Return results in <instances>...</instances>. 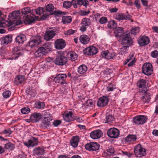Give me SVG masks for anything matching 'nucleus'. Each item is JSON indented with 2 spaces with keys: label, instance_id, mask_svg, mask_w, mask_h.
Segmentation results:
<instances>
[{
  "label": "nucleus",
  "instance_id": "obj_44",
  "mask_svg": "<svg viewBox=\"0 0 158 158\" xmlns=\"http://www.w3.org/2000/svg\"><path fill=\"white\" fill-rule=\"evenodd\" d=\"M45 49L47 53L52 50V45L51 43H47L44 45L43 47Z\"/></svg>",
  "mask_w": 158,
  "mask_h": 158
},
{
  "label": "nucleus",
  "instance_id": "obj_14",
  "mask_svg": "<svg viewBox=\"0 0 158 158\" xmlns=\"http://www.w3.org/2000/svg\"><path fill=\"white\" fill-rule=\"evenodd\" d=\"M150 42L149 38L147 36H140L138 40V42L140 46H144L148 44Z\"/></svg>",
  "mask_w": 158,
  "mask_h": 158
},
{
  "label": "nucleus",
  "instance_id": "obj_17",
  "mask_svg": "<svg viewBox=\"0 0 158 158\" xmlns=\"http://www.w3.org/2000/svg\"><path fill=\"white\" fill-rule=\"evenodd\" d=\"M38 140L37 138L32 137L28 142H24V144L26 146L29 147L36 146L38 144Z\"/></svg>",
  "mask_w": 158,
  "mask_h": 158
},
{
  "label": "nucleus",
  "instance_id": "obj_6",
  "mask_svg": "<svg viewBox=\"0 0 158 158\" xmlns=\"http://www.w3.org/2000/svg\"><path fill=\"white\" fill-rule=\"evenodd\" d=\"M148 119L146 116L143 115H139L133 118V121L136 125H142L144 124Z\"/></svg>",
  "mask_w": 158,
  "mask_h": 158
},
{
  "label": "nucleus",
  "instance_id": "obj_33",
  "mask_svg": "<svg viewBox=\"0 0 158 158\" xmlns=\"http://www.w3.org/2000/svg\"><path fill=\"white\" fill-rule=\"evenodd\" d=\"M25 79L24 76L19 75L15 78L14 83L16 85L21 84L24 81Z\"/></svg>",
  "mask_w": 158,
  "mask_h": 158
},
{
  "label": "nucleus",
  "instance_id": "obj_23",
  "mask_svg": "<svg viewBox=\"0 0 158 158\" xmlns=\"http://www.w3.org/2000/svg\"><path fill=\"white\" fill-rule=\"evenodd\" d=\"M115 18L119 21L123 20H129L131 19V16L129 15H125L124 14L121 13L116 15Z\"/></svg>",
  "mask_w": 158,
  "mask_h": 158
},
{
  "label": "nucleus",
  "instance_id": "obj_46",
  "mask_svg": "<svg viewBox=\"0 0 158 158\" xmlns=\"http://www.w3.org/2000/svg\"><path fill=\"white\" fill-rule=\"evenodd\" d=\"M117 24L114 20L110 21L108 24V26L109 28H115L117 27Z\"/></svg>",
  "mask_w": 158,
  "mask_h": 158
},
{
  "label": "nucleus",
  "instance_id": "obj_24",
  "mask_svg": "<svg viewBox=\"0 0 158 158\" xmlns=\"http://www.w3.org/2000/svg\"><path fill=\"white\" fill-rule=\"evenodd\" d=\"M55 35V32L52 30L46 31L44 35V39L47 41H49L52 39Z\"/></svg>",
  "mask_w": 158,
  "mask_h": 158
},
{
  "label": "nucleus",
  "instance_id": "obj_61",
  "mask_svg": "<svg viewBox=\"0 0 158 158\" xmlns=\"http://www.w3.org/2000/svg\"><path fill=\"white\" fill-rule=\"evenodd\" d=\"M61 123V120H54L52 123V124L54 127H57Z\"/></svg>",
  "mask_w": 158,
  "mask_h": 158
},
{
  "label": "nucleus",
  "instance_id": "obj_56",
  "mask_svg": "<svg viewBox=\"0 0 158 158\" xmlns=\"http://www.w3.org/2000/svg\"><path fill=\"white\" fill-rule=\"evenodd\" d=\"M20 14L19 11L17 10L13 11L11 14V15L14 18H16L17 17L19 16Z\"/></svg>",
  "mask_w": 158,
  "mask_h": 158
},
{
  "label": "nucleus",
  "instance_id": "obj_25",
  "mask_svg": "<svg viewBox=\"0 0 158 158\" xmlns=\"http://www.w3.org/2000/svg\"><path fill=\"white\" fill-rule=\"evenodd\" d=\"M79 40L81 43L85 45L89 43L90 40V38L88 35L83 34L80 36Z\"/></svg>",
  "mask_w": 158,
  "mask_h": 158
},
{
  "label": "nucleus",
  "instance_id": "obj_55",
  "mask_svg": "<svg viewBox=\"0 0 158 158\" xmlns=\"http://www.w3.org/2000/svg\"><path fill=\"white\" fill-rule=\"evenodd\" d=\"M35 12L38 15H41L44 12V9L42 7H39L35 10Z\"/></svg>",
  "mask_w": 158,
  "mask_h": 158
},
{
  "label": "nucleus",
  "instance_id": "obj_19",
  "mask_svg": "<svg viewBox=\"0 0 158 158\" xmlns=\"http://www.w3.org/2000/svg\"><path fill=\"white\" fill-rule=\"evenodd\" d=\"M147 90H142L140 91L143 98V101L144 103H148L151 99L150 95L149 93L146 91Z\"/></svg>",
  "mask_w": 158,
  "mask_h": 158
},
{
  "label": "nucleus",
  "instance_id": "obj_20",
  "mask_svg": "<svg viewBox=\"0 0 158 158\" xmlns=\"http://www.w3.org/2000/svg\"><path fill=\"white\" fill-rule=\"evenodd\" d=\"M116 53L114 52H112L110 53L108 50L103 52L101 54V56L102 57L104 58L107 60L112 59L116 56Z\"/></svg>",
  "mask_w": 158,
  "mask_h": 158
},
{
  "label": "nucleus",
  "instance_id": "obj_10",
  "mask_svg": "<svg viewBox=\"0 0 158 158\" xmlns=\"http://www.w3.org/2000/svg\"><path fill=\"white\" fill-rule=\"evenodd\" d=\"M67 76L65 74H59L57 75L54 78L56 83L63 85L66 83L65 80Z\"/></svg>",
  "mask_w": 158,
  "mask_h": 158
},
{
  "label": "nucleus",
  "instance_id": "obj_37",
  "mask_svg": "<svg viewBox=\"0 0 158 158\" xmlns=\"http://www.w3.org/2000/svg\"><path fill=\"white\" fill-rule=\"evenodd\" d=\"M37 19V18L36 16L32 17L28 15L26 17V22L28 24H31Z\"/></svg>",
  "mask_w": 158,
  "mask_h": 158
},
{
  "label": "nucleus",
  "instance_id": "obj_40",
  "mask_svg": "<svg viewBox=\"0 0 158 158\" xmlns=\"http://www.w3.org/2000/svg\"><path fill=\"white\" fill-rule=\"evenodd\" d=\"M78 5H83L86 7L89 5V2L87 0H77Z\"/></svg>",
  "mask_w": 158,
  "mask_h": 158
},
{
  "label": "nucleus",
  "instance_id": "obj_26",
  "mask_svg": "<svg viewBox=\"0 0 158 158\" xmlns=\"http://www.w3.org/2000/svg\"><path fill=\"white\" fill-rule=\"evenodd\" d=\"M114 34L116 37L119 38L123 36L124 34V29L122 27H118L115 29Z\"/></svg>",
  "mask_w": 158,
  "mask_h": 158
},
{
  "label": "nucleus",
  "instance_id": "obj_12",
  "mask_svg": "<svg viewBox=\"0 0 158 158\" xmlns=\"http://www.w3.org/2000/svg\"><path fill=\"white\" fill-rule=\"evenodd\" d=\"M22 50L19 47H15L12 51V57L10 58L11 60H15L22 55Z\"/></svg>",
  "mask_w": 158,
  "mask_h": 158
},
{
  "label": "nucleus",
  "instance_id": "obj_13",
  "mask_svg": "<svg viewBox=\"0 0 158 158\" xmlns=\"http://www.w3.org/2000/svg\"><path fill=\"white\" fill-rule=\"evenodd\" d=\"M109 99L107 96H103L100 97L98 100L97 103V106L100 107L106 106L108 104Z\"/></svg>",
  "mask_w": 158,
  "mask_h": 158
},
{
  "label": "nucleus",
  "instance_id": "obj_16",
  "mask_svg": "<svg viewBox=\"0 0 158 158\" xmlns=\"http://www.w3.org/2000/svg\"><path fill=\"white\" fill-rule=\"evenodd\" d=\"M65 45L66 43L65 40L62 39H57L55 42V47L57 49H63L64 48Z\"/></svg>",
  "mask_w": 158,
  "mask_h": 158
},
{
  "label": "nucleus",
  "instance_id": "obj_32",
  "mask_svg": "<svg viewBox=\"0 0 158 158\" xmlns=\"http://www.w3.org/2000/svg\"><path fill=\"white\" fill-rule=\"evenodd\" d=\"M146 81L143 79H140L137 82V85L139 88L142 90H147L146 88Z\"/></svg>",
  "mask_w": 158,
  "mask_h": 158
},
{
  "label": "nucleus",
  "instance_id": "obj_2",
  "mask_svg": "<svg viewBox=\"0 0 158 158\" xmlns=\"http://www.w3.org/2000/svg\"><path fill=\"white\" fill-rule=\"evenodd\" d=\"M134 153L136 157H141L146 154V149L140 144H138L134 147Z\"/></svg>",
  "mask_w": 158,
  "mask_h": 158
},
{
  "label": "nucleus",
  "instance_id": "obj_50",
  "mask_svg": "<svg viewBox=\"0 0 158 158\" xmlns=\"http://www.w3.org/2000/svg\"><path fill=\"white\" fill-rule=\"evenodd\" d=\"M11 94V92L9 90H6L3 92L2 95L4 98H7L10 97Z\"/></svg>",
  "mask_w": 158,
  "mask_h": 158
},
{
  "label": "nucleus",
  "instance_id": "obj_27",
  "mask_svg": "<svg viewBox=\"0 0 158 158\" xmlns=\"http://www.w3.org/2000/svg\"><path fill=\"white\" fill-rule=\"evenodd\" d=\"M44 149L42 147H36L33 150V155L34 156L43 155L44 154Z\"/></svg>",
  "mask_w": 158,
  "mask_h": 158
},
{
  "label": "nucleus",
  "instance_id": "obj_29",
  "mask_svg": "<svg viewBox=\"0 0 158 158\" xmlns=\"http://www.w3.org/2000/svg\"><path fill=\"white\" fill-rule=\"evenodd\" d=\"M67 57L69 60L74 61L77 59V55L73 51L69 52L67 54Z\"/></svg>",
  "mask_w": 158,
  "mask_h": 158
},
{
  "label": "nucleus",
  "instance_id": "obj_34",
  "mask_svg": "<svg viewBox=\"0 0 158 158\" xmlns=\"http://www.w3.org/2000/svg\"><path fill=\"white\" fill-rule=\"evenodd\" d=\"M52 115L44 118L42 120V123L45 127H48L50 125V122L52 120Z\"/></svg>",
  "mask_w": 158,
  "mask_h": 158
},
{
  "label": "nucleus",
  "instance_id": "obj_4",
  "mask_svg": "<svg viewBox=\"0 0 158 158\" xmlns=\"http://www.w3.org/2000/svg\"><path fill=\"white\" fill-rule=\"evenodd\" d=\"M67 61V58L63 54H60L56 57L54 62L56 65L63 66L66 63Z\"/></svg>",
  "mask_w": 158,
  "mask_h": 158
},
{
  "label": "nucleus",
  "instance_id": "obj_35",
  "mask_svg": "<svg viewBox=\"0 0 158 158\" xmlns=\"http://www.w3.org/2000/svg\"><path fill=\"white\" fill-rule=\"evenodd\" d=\"M26 36L23 34H21L17 36L15 40L17 43L18 44H23L24 41L26 40Z\"/></svg>",
  "mask_w": 158,
  "mask_h": 158
},
{
  "label": "nucleus",
  "instance_id": "obj_28",
  "mask_svg": "<svg viewBox=\"0 0 158 158\" xmlns=\"http://www.w3.org/2000/svg\"><path fill=\"white\" fill-rule=\"evenodd\" d=\"M79 142V138L78 136H75L72 137L70 143L71 145L74 148L77 147Z\"/></svg>",
  "mask_w": 158,
  "mask_h": 158
},
{
  "label": "nucleus",
  "instance_id": "obj_54",
  "mask_svg": "<svg viewBox=\"0 0 158 158\" xmlns=\"http://www.w3.org/2000/svg\"><path fill=\"white\" fill-rule=\"evenodd\" d=\"M54 6L52 4H48L46 7L47 11L50 12L51 11L54 9Z\"/></svg>",
  "mask_w": 158,
  "mask_h": 158
},
{
  "label": "nucleus",
  "instance_id": "obj_62",
  "mask_svg": "<svg viewBox=\"0 0 158 158\" xmlns=\"http://www.w3.org/2000/svg\"><path fill=\"white\" fill-rule=\"evenodd\" d=\"M151 56L153 58H156L158 56V51L156 50L152 51L151 53Z\"/></svg>",
  "mask_w": 158,
  "mask_h": 158
},
{
  "label": "nucleus",
  "instance_id": "obj_22",
  "mask_svg": "<svg viewBox=\"0 0 158 158\" xmlns=\"http://www.w3.org/2000/svg\"><path fill=\"white\" fill-rule=\"evenodd\" d=\"M30 117L32 122H38L42 118L41 114L40 113L35 112L31 115Z\"/></svg>",
  "mask_w": 158,
  "mask_h": 158
},
{
  "label": "nucleus",
  "instance_id": "obj_8",
  "mask_svg": "<svg viewBox=\"0 0 158 158\" xmlns=\"http://www.w3.org/2000/svg\"><path fill=\"white\" fill-rule=\"evenodd\" d=\"M99 144L97 142H92L85 144V148L87 150L93 151L98 150L99 148Z\"/></svg>",
  "mask_w": 158,
  "mask_h": 158
},
{
  "label": "nucleus",
  "instance_id": "obj_18",
  "mask_svg": "<svg viewBox=\"0 0 158 158\" xmlns=\"http://www.w3.org/2000/svg\"><path fill=\"white\" fill-rule=\"evenodd\" d=\"M103 135V132L100 130H95L90 133V137L93 139H97Z\"/></svg>",
  "mask_w": 158,
  "mask_h": 158
},
{
  "label": "nucleus",
  "instance_id": "obj_52",
  "mask_svg": "<svg viewBox=\"0 0 158 158\" xmlns=\"http://www.w3.org/2000/svg\"><path fill=\"white\" fill-rule=\"evenodd\" d=\"M31 10L29 7H27L21 10V13L23 15H26L30 13Z\"/></svg>",
  "mask_w": 158,
  "mask_h": 158
},
{
  "label": "nucleus",
  "instance_id": "obj_42",
  "mask_svg": "<svg viewBox=\"0 0 158 158\" xmlns=\"http://www.w3.org/2000/svg\"><path fill=\"white\" fill-rule=\"evenodd\" d=\"M64 84H65V85L62 86L61 89V92L63 94H66L68 93L69 88L68 84L66 83Z\"/></svg>",
  "mask_w": 158,
  "mask_h": 158
},
{
  "label": "nucleus",
  "instance_id": "obj_58",
  "mask_svg": "<svg viewBox=\"0 0 158 158\" xmlns=\"http://www.w3.org/2000/svg\"><path fill=\"white\" fill-rule=\"evenodd\" d=\"M99 22L101 24H104L107 22V19L106 17H102L99 20Z\"/></svg>",
  "mask_w": 158,
  "mask_h": 158
},
{
  "label": "nucleus",
  "instance_id": "obj_31",
  "mask_svg": "<svg viewBox=\"0 0 158 158\" xmlns=\"http://www.w3.org/2000/svg\"><path fill=\"white\" fill-rule=\"evenodd\" d=\"M87 70V67L85 64L80 65L77 69V71L79 73L83 75L86 73Z\"/></svg>",
  "mask_w": 158,
  "mask_h": 158
},
{
  "label": "nucleus",
  "instance_id": "obj_49",
  "mask_svg": "<svg viewBox=\"0 0 158 158\" xmlns=\"http://www.w3.org/2000/svg\"><path fill=\"white\" fill-rule=\"evenodd\" d=\"M109 70L108 69L106 68L101 73V74L103 77H108V75L109 74Z\"/></svg>",
  "mask_w": 158,
  "mask_h": 158
},
{
  "label": "nucleus",
  "instance_id": "obj_21",
  "mask_svg": "<svg viewBox=\"0 0 158 158\" xmlns=\"http://www.w3.org/2000/svg\"><path fill=\"white\" fill-rule=\"evenodd\" d=\"M12 36L8 35L2 37L0 39V42L2 45H6L11 42Z\"/></svg>",
  "mask_w": 158,
  "mask_h": 158
},
{
  "label": "nucleus",
  "instance_id": "obj_9",
  "mask_svg": "<svg viewBox=\"0 0 158 158\" xmlns=\"http://www.w3.org/2000/svg\"><path fill=\"white\" fill-rule=\"evenodd\" d=\"M91 23L90 19L87 18H84L82 19L81 26L80 28V30L82 32L85 31L87 27L90 25Z\"/></svg>",
  "mask_w": 158,
  "mask_h": 158
},
{
  "label": "nucleus",
  "instance_id": "obj_1",
  "mask_svg": "<svg viewBox=\"0 0 158 158\" xmlns=\"http://www.w3.org/2000/svg\"><path fill=\"white\" fill-rule=\"evenodd\" d=\"M41 38L40 36H37L31 39L27 44L26 50L30 51L32 48L39 45L41 42Z\"/></svg>",
  "mask_w": 158,
  "mask_h": 158
},
{
  "label": "nucleus",
  "instance_id": "obj_38",
  "mask_svg": "<svg viewBox=\"0 0 158 158\" xmlns=\"http://www.w3.org/2000/svg\"><path fill=\"white\" fill-rule=\"evenodd\" d=\"M62 22L64 24L70 23L72 21V18L71 16H64L62 18Z\"/></svg>",
  "mask_w": 158,
  "mask_h": 158
},
{
  "label": "nucleus",
  "instance_id": "obj_43",
  "mask_svg": "<svg viewBox=\"0 0 158 158\" xmlns=\"http://www.w3.org/2000/svg\"><path fill=\"white\" fill-rule=\"evenodd\" d=\"M140 31L139 28L138 27H135L131 30V33L133 35H136Z\"/></svg>",
  "mask_w": 158,
  "mask_h": 158
},
{
  "label": "nucleus",
  "instance_id": "obj_11",
  "mask_svg": "<svg viewBox=\"0 0 158 158\" xmlns=\"http://www.w3.org/2000/svg\"><path fill=\"white\" fill-rule=\"evenodd\" d=\"M108 136L112 138H116L119 135V130L115 128H112L109 129L107 132Z\"/></svg>",
  "mask_w": 158,
  "mask_h": 158
},
{
  "label": "nucleus",
  "instance_id": "obj_48",
  "mask_svg": "<svg viewBox=\"0 0 158 158\" xmlns=\"http://www.w3.org/2000/svg\"><path fill=\"white\" fill-rule=\"evenodd\" d=\"M21 113L23 114H26L29 113L30 111V109L28 107H24L21 110Z\"/></svg>",
  "mask_w": 158,
  "mask_h": 158
},
{
  "label": "nucleus",
  "instance_id": "obj_15",
  "mask_svg": "<svg viewBox=\"0 0 158 158\" xmlns=\"http://www.w3.org/2000/svg\"><path fill=\"white\" fill-rule=\"evenodd\" d=\"M64 120L66 122H69L75 120L73 116V113L72 111H65L63 114Z\"/></svg>",
  "mask_w": 158,
  "mask_h": 158
},
{
  "label": "nucleus",
  "instance_id": "obj_5",
  "mask_svg": "<svg viewBox=\"0 0 158 158\" xmlns=\"http://www.w3.org/2000/svg\"><path fill=\"white\" fill-rule=\"evenodd\" d=\"M98 51V49L95 47L90 46L83 50L84 54L86 55L93 56L96 54Z\"/></svg>",
  "mask_w": 158,
  "mask_h": 158
},
{
  "label": "nucleus",
  "instance_id": "obj_57",
  "mask_svg": "<svg viewBox=\"0 0 158 158\" xmlns=\"http://www.w3.org/2000/svg\"><path fill=\"white\" fill-rule=\"evenodd\" d=\"M42 117V116L44 118H46L47 117L49 116L52 115L49 112H47L46 111H44L42 112L41 114Z\"/></svg>",
  "mask_w": 158,
  "mask_h": 158
},
{
  "label": "nucleus",
  "instance_id": "obj_30",
  "mask_svg": "<svg viewBox=\"0 0 158 158\" xmlns=\"http://www.w3.org/2000/svg\"><path fill=\"white\" fill-rule=\"evenodd\" d=\"M46 53L45 49L43 47H41L36 51L35 55L37 57H40L45 55Z\"/></svg>",
  "mask_w": 158,
  "mask_h": 158
},
{
  "label": "nucleus",
  "instance_id": "obj_60",
  "mask_svg": "<svg viewBox=\"0 0 158 158\" xmlns=\"http://www.w3.org/2000/svg\"><path fill=\"white\" fill-rule=\"evenodd\" d=\"M122 153L123 155L124 156H126L129 158H130L131 156L133 155V154L132 153H130L128 152L122 151Z\"/></svg>",
  "mask_w": 158,
  "mask_h": 158
},
{
  "label": "nucleus",
  "instance_id": "obj_59",
  "mask_svg": "<svg viewBox=\"0 0 158 158\" xmlns=\"http://www.w3.org/2000/svg\"><path fill=\"white\" fill-rule=\"evenodd\" d=\"M76 32V30H73L72 29H69L66 31L65 32V34L67 35H69L73 34L74 33Z\"/></svg>",
  "mask_w": 158,
  "mask_h": 158
},
{
  "label": "nucleus",
  "instance_id": "obj_41",
  "mask_svg": "<svg viewBox=\"0 0 158 158\" xmlns=\"http://www.w3.org/2000/svg\"><path fill=\"white\" fill-rule=\"evenodd\" d=\"M5 148L6 149L12 150L15 148V146L13 143L9 142L5 145Z\"/></svg>",
  "mask_w": 158,
  "mask_h": 158
},
{
  "label": "nucleus",
  "instance_id": "obj_39",
  "mask_svg": "<svg viewBox=\"0 0 158 158\" xmlns=\"http://www.w3.org/2000/svg\"><path fill=\"white\" fill-rule=\"evenodd\" d=\"M105 123L110 124L113 123L114 120V117L111 115H106L105 118Z\"/></svg>",
  "mask_w": 158,
  "mask_h": 158
},
{
  "label": "nucleus",
  "instance_id": "obj_45",
  "mask_svg": "<svg viewBox=\"0 0 158 158\" xmlns=\"http://www.w3.org/2000/svg\"><path fill=\"white\" fill-rule=\"evenodd\" d=\"M45 104L44 102H36L35 104V107L38 109L43 108Z\"/></svg>",
  "mask_w": 158,
  "mask_h": 158
},
{
  "label": "nucleus",
  "instance_id": "obj_51",
  "mask_svg": "<svg viewBox=\"0 0 158 158\" xmlns=\"http://www.w3.org/2000/svg\"><path fill=\"white\" fill-rule=\"evenodd\" d=\"M64 7L65 8L68 9L71 7L72 6L71 2L69 1H65L63 3Z\"/></svg>",
  "mask_w": 158,
  "mask_h": 158
},
{
  "label": "nucleus",
  "instance_id": "obj_64",
  "mask_svg": "<svg viewBox=\"0 0 158 158\" xmlns=\"http://www.w3.org/2000/svg\"><path fill=\"white\" fill-rule=\"evenodd\" d=\"M90 13V11L88 10H81L80 12V15L82 16L86 15L89 14Z\"/></svg>",
  "mask_w": 158,
  "mask_h": 158
},
{
  "label": "nucleus",
  "instance_id": "obj_3",
  "mask_svg": "<svg viewBox=\"0 0 158 158\" xmlns=\"http://www.w3.org/2000/svg\"><path fill=\"white\" fill-rule=\"evenodd\" d=\"M142 73L147 76L151 75L153 72L152 65L150 63H145L142 68Z\"/></svg>",
  "mask_w": 158,
  "mask_h": 158
},
{
  "label": "nucleus",
  "instance_id": "obj_47",
  "mask_svg": "<svg viewBox=\"0 0 158 158\" xmlns=\"http://www.w3.org/2000/svg\"><path fill=\"white\" fill-rule=\"evenodd\" d=\"M115 85L112 83H109L106 88V90L107 92L113 91L115 89Z\"/></svg>",
  "mask_w": 158,
  "mask_h": 158
},
{
  "label": "nucleus",
  "instance_id": "obj_63",
  "mask_svg": "<svg viewBox=\"0 0 158 158\" xmlns=\"http://www.w3.org/2000/svg\"><path fill=\"white\" fill-rule=\"evenodd\" d=\"M12 133V131L10 128L5 129L2 131L3 133L9 135L11 134Z\"/></svg>",
  "mask_w": 158,
  "mask_h": 158
},
{
  "label": "nucleus",
  "instance_id": "obj_7",
  "mask_svg": "<svg viewBox=\"0 0 158 158\" xmlns=\"http://www.w3.org/2000/svg\"><path fill=\"white\" fill-rule=\"evenodd\" d=\"M132 40L130 37V33L125 34L122 36L121 44L123 45L129 46V47L132 44Z\"/></svg>",
  "mask_w": 158,
  "mask_h": 158
},
{
  "label": "nucleus",
  "instance_id": "obj_53",
  "mask_svg": "<svg viewBox=\"0 0 158 158\" xmlns=\"http://www.w3.org/2000/svg\"><path fill=\"white\" fill-rule=\"evenodd\" d=\"M129 46L124 45L121 48H120L119 50V54L122 55L125 52L126 50L128 48Z\"/></svg>",
  "mask_w": 158,
  "mask_h": 158
},
{
  "label": "nucleus",
  "instance_id": "obj_36",
  "mask_svg": "<svg viewBox=\"0 0 158 158\" xmlns=\"http://www.w3.org/2000/svg\"><path fill=\"white\" fill-rule=\"evenodd\" d=\"M137 138L135 135H130L125 138L126 141L127 142H133L135 141Z\"/></svg>",
  "mask_w": 158,
  "mask_h": 158
}]
</instances>
